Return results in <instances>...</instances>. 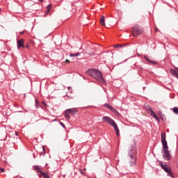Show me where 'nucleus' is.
<instances>
[{
  "label": "nucleus",
  "mask_w": 178,
  "mask_h": 178,
  "mask_svg": "<svg viewBox=\"0 0 178 178\" xmlns=\"http://www.w3.org/2000/svg\"><path fill=\"white\" fill-rule=\"evenodd\" d=\"M129 163H131V166H134L136 163L137 162V150L134 147L131 146L129 152L128 153Z\"/></svg>",
  "instance_id": "20e7f679"
},
{
  "label": "nucleus",
  "mask_w": 178,
  "mask_h": 178,
  "mask_svg": "<svg viewBox=\"0 0 178 178\" xmlns=\"http://www.w3.org/2000/svg\"><path fill=\"white\" fill-rule=\"evenodd\" d=\"M70 56L71 58H73V57H74V56H80V53L77 52V53H76V54H70Z\"/></svg>",
  "instance_id": "6ab92c4d"
},
{
  "label": "nucleus",
  "mask_w": 178,
  "mask_h": 178,
  "mask_svg": "<svg viewBox=\"0 0 178 178\" xmlns=\"http://www.w3.org/2000/svg\"><path fill=\"white\" fill-rule=\"evenodd\" d=\"M68 89H70V87H69Z\"/></svg>",
  "instance_id": "72a5a7b5"
},
{
  "label": "nucleus",
  "mask_w": 178,
  "mask_h": 178,
  "mask_svg": "<svg viewBox=\"0 0 178 178\" xmlns=\"http://www.w3.org/2000/svg\"><path fill=\"white\" fill-rule=\"evenodd\" d=\"M155 31H158V28H156V29H155Z\"/></svg>",
  "instance_id": "c85d7f7f"
},
{
  "label": "nucleus",
  "mask_w": 178,
  "mask_h": 178,
  "mask_svg": "<svg viewBox=\"0 0 178 178\" xmlns=\"http://www.w3.org/2000/svg\"><path fill=\"white\" fill-rule=\"evenodd\" d=\"M43 104L45 105V103L43 102Z\"/></svg>",
  "instance_id": "473e14b6"
},
{
  "label": "nucleus",
  "mask_w": 178,
  "mask_h": 178,
  "mask_svg": "<svg viewBox=\"0 0 178 178\" xmlns=\"http://www.w3.org/2000/svg\"><path fill=\"white\" fill-rule=\"evenodd\" d=\"M149 113H150V116H152V118H154V119L157 120V122H159V118H158V115H156V113H155L154 111H151Z\"/></svg>",
  "instance_id": "9d476101"
},
{
  "label": "nucleus",
  "mask_w": 178,
  "mask_h": 178,
  "mask_svg": "<svg viewBox=\"0 0 178 178\" xmlns=\"http://www.w3.org/2000/svg\"><path fill=\"white\" fill-rule=\"evenodd\" d=\"M100 24L101 26H105V16L102 15L100 17Z\"/></svg>",
  "instance_id": "2eb2a0df"
},
{
  "label": "nucleus",
  "mask_w": 178,
  "mask_h": 178,
  "mask_svg": "<svg viewBox=\"0 0 178 178\" xmlns=\"http://www.w3.org/2000/svg\"><path fill=\"white\" fill-rule=\"evenodd\" d=\"M102 120L104 123H108V124H110L112 127H113L117 137H119L120 136V132L119 131V127H118V124L113 120V119L111 118V117L104 116L102 118Z\"/></svg>",
  "instance_id": "7ed1b4c3"
},
{
  "label": "nucleus",
  "mask_w": 178,
  "mask_h": 178,
  "mask_svg": "<svg viewBox=\"0 0 178 178\" xmlns=\"http://www.w3.org/2000/svg\"><path fill=\"white\" fill-rule=\"evenodd\" d=\"M160 166L162 169H163V170L165 172V173H168V176H170V177L172 178H175L173 176V172H172V168L170 167H169L168 165H163V163H162V162L159 163Z\"/></svg>",
  "instance_id": "0eeeda50"
},
{
  "label": "nucleus",
  "mask_w": 178,
  "mask_h": 178,
  "mask_svg": "<svg viewBox=\"0 0 178 178\" xmlns=\"http://www.w3.org/2000/svg\"><path fill=\"white\" fill-rule=\"evenodd\" d=\"M144 58L145 60H147V62H149V63H152V65H158V63H156V61L151 60L149 59V57H148V56H145Z\"/></svg>",
  "instance_id": "1a4fd4ad"
},
{
  "label": "nucleus",
  "mask_w": 178,
  "mask_h": 178,
  "mask_svg": "<svg viewBox=\"0 0 178 178\" xmlns=\"http://www.w3.org/2000/svg\"><path fill=\"white\" fill-rule=\"evenodd\" d=\"M33 169L35 170L36 173L38 174L39 178H51V175L49 172H44L41 170V166L40 165H33Z\"/></svg>",
  "instance_id": "39448f33"
},
{
  "label": "nucleus",
  "mask_w": 178,
  "mask_h": 178,
  "mask_svg": "<svg viewBox=\"0 0 178 178\" xmlns=\"http://www.w3.org/2000/svg\"><path fill=\"white\" fill-rule=\"evenodd\" d=\"M170 73L174 76V77H176L177 79H178V73L176 70H173V69H170Z\"/></svg>",
  "instance_id": "9b49d317"
},
{
  "label": "nucleus",
  "mask_w": 178,
  "mask_h": 178,
  "mask_svg": "<svg viewBox=\"0 0 178 178\" xmlns=\"http://www.w3.org/2000/svg\"><path fill=\"white\" fill-rule=\"evenodd\" d=\"M143 34V28H141L138 25H135L132 28V35L134 37H138V35H141Z\"/></svg>",
  "instance_id": "423d86ee"
},
{
  "label": "nucleus",
  "mask_w": 178,
  "mask_h": 178,
  "mask_svg": "<svg viewBox=\"0 0 178 178\" xmlns=\"http://www.w3.org/2000/svg\"><path fill=\"white\" fill-rule=\"evenodd\" d=\"M13 139H15V137H13V138H10V140H13Z\"/></svg>",
  "instance_id": "c756f323"
},
{
  "label": "nucleus",
  "mask_w": 178,
  "mask_h": 178,
  "mask_svg": "<svg viewBox=\"0 0 178 178\" xmlns=\"http://www.w3.org/2000/svg\"><path fill=\"white\" fill-rule=\"evenodd\" d=\"M13 144H15V142H13Z\"/></svg>",
  "instance_id": "f704fd0d"
},
{
  "label": "nucleus",
  "mask_w": 178,
  "mask_h": 178,
  "mask_svg": "<svg viewBox=\"0 0 178 178\" xmlns=\"http://www.w3.org/2000/svg\"><path fill=\"white\" fill-rule=\"evenodd\" d=\"M174 113H175V115H178V108L177 107H174L172 109Z\"/></svg>",
  "instance_id": "aec40b11"
},
{
  "label": "nucleus",
  "mask_w": 178,
  "mask_h": 178,
  "mask_svg": "<svg viewBox=\"0 0 178 178\" xmlns=\"http://www.w3.org/2000/svg\"><path fill=\"white\" fill-rule=\"evenodd\" d=\"M0 170H1V172L2 173H3V172H5V169H3V168H0Z\"/></svg>",
  "instance_id": "5701e85b"
},
{
  "label": "nucleus",
  "mask_w": 178,
  "mask_h": 178,
  "mask_svg": "<svg viewBox=\"0 0 178 178\" xmlns=\"http://www.w3.org/2000/svg\"><path fill=\"white\" fill-rule=\"evenodd\" d=\"M65 63H70V60H67L65 61Z\"/></svg>",
  "instance_id": "b1692460"
},
{
  "label": "nucleus",
  "mask_w": 178,
  "mask_h": 178,
  "mask_svg": "<svg viewBox=\"0 0 178 178\" xmlns=\"http://www.w3.org/2000/svg\"><path fill=\"white\" fill-rule=\"evenodd\" d=\"M161 144L163 149V157L165 161H170L172 159V155L169 152V147L168 146V142L166 141V132H161Z\"/></svg>",
  "instance_id": "f257e3e1"
},
{
  "label": "nucleus",
  "mask_w": 178,
  "mask_h": 178,
  "mask_svg": "<svg viewBox=\"0 0 178 178\" xmlns=\"http://www.w3.org/2000/svg\"><path fill=\"white\" fill-rule=\"evenodd\" d=\"M105 108H106L107 109H109V111H111L112 112H113V111H115V108H113L112 106L109 105V104L106 103L104 104Z\"/></svg>",
  "instance_id": "f8f14e48"
},
{
  "label": "nucleus",
  "mask_w": 178,
  "mask_h": 178,
  "mask_svg": "<svg viewBox=\"0 0 178 178\" xmlns=\"http://www.w3.org/2000/svg\"><path fill=\"white\" fill-rule=\"evenodd\" d=\"M44 0H38V2L42 3Z\"/></svg>",
  "instance_id": "a878e982"
},
{
  "label": "nucleus",
  "mask_w": 178,
  "mask_h": 178,
  "mask_svg": "<svg viewBox=\"0 0 178 178\" xmlns=\"http://www.w3.org/2000/svg\"><path fill=\"white\" fill-rule=\"evenodd\" d=\"M60 126H62V127H63L64 129H66V126H65V124H63V122H60Z\"/></svg>",
  "instance_id": "412c9836"
},
{
  "label": "nucleus",
  "mask_w": 178,
  "mask_h": 178,
  "mask_svg": "<svg viewBox=\"0 0 178 178\" xmlns=\"http://www.w3.org/2000/svg\"><path fill=\"white\" fill-rule=\"evenodd\" d=\"M17 44L18 49H20V48H24V39L17 40Z\"/></svg>",
  "instance_id": "6e6552de"
},
{
  "label": "nucleus",
  "mask_w": 178,
  "mask_h": 178,
  "mask_svg": "<svg viewBox=\"0 0 178 178\" xmlns=\"http://www.w3.org/2000/svg\"><path fill=\"white\" fill-rule=\"evenodd\" d=\"M51 9H52V4H49L47 7V13H49Z\"/></svg>",
  "instance_id": "f3484780"
},
{
  "label": "nucleus",
  "mask_w": 178,
  "mask_h": 178,
  "mask_svg": "<svg viewBox=\"0 0 178 178\" xmlns=\"http://www.w3.org/2000/svg\"><path fill=\"white\" fill-rule=\"evenodd\" d=\"M79 173H81V175H85L84 171H83V170H81V169H79Z\"/></svg>",
  "instance_id": "4be33fe9"
},
{
  "label": "nucleus",
  "mask_w": 178,
  "mask_h": 178,
  "mask_svg": "<svg viewBox=\"0 0 178 178\" xmlns=\"http://www.w3.org/2000/svg\"><path fill=\"white\" fill-rule=\"evenodd\" d=\"M123 47H126V44H115L114 48H123Z\"/></svg>",
  "instance_id": "a211bd4d"
},
{
  "label": "nucleus",
  "mask_w": 178,
  "mask_h": 178,
  "mask_svg": "<svg viewBox=\"0 0 178 178\" xmlns=\"http://www.w3.org/2000/svg\"><path fill=\"white\" fill-rule=\"evenodd\" d=\"M42 149L43 151H45V148L44 147V146H42Z\"/></svg>",
  "instance_id": "cd10ccee"
},
{
  "label": "nucleus",
  "mask_w": 178,
  "mask_h": 178,
  "mask_svg": "<svg viewBox=\"0 0 178 178\" xmlns=\"http://www.w3.org/2000/svg\"><path fill=\"white\" fill-rule=\"evenodd\" d=\"M38 102V100H35V104H37Z\"/></svg>",
  "instance_id": "7c9ffc66"
},
{
  "label": "nucleus",
  "mask_w": 178,
  "mask_h": 178,
  "mask_svg": "<svg viewBox=\"0 0 178 178\" xmlns=\"http://www.w3.org/2000/svg\"><path fill=\"white\" fill-rule=\"evenodd\" d=\"M177 71L178 72V68H177Z\"/></svg>",
  "instance_id": "2f4dec72"
},
{
  "label": "nucleus",
  "mask_w": 178,
  "mask_h": 178,
  "mask_svg": "<svg viewBox=\"0 0 178 178\" xmlns=\"http://www.w3.org/2000/svg\"><path fill=\"white\" fill-rule=\"evenodd\" d=\"M145 109L147 112V113H151V112H152L154 110H152V108H151L149 106H147L145 107Z\"/></svg>",
  "instance_id": "dca6fc26"
},
{
  "label": "nucleus",
  "mask_w": 178,
  "mask_h": 178,
  "mask_svg": "<svg viewBox=\"0 0 178 178\" xmlns=\"http://www.w3.org/2000/svg\"><path fill=\"white\" fill-rule=\"evenodd\" d=\"M64 116L65 118H66V119L70 120V113L69 111V110H65V113H64Z\"/></svg>",
  "instance_id": "4468645a"
},
{
  "label": "nucleus",
  "mask_w": 178,
  "mask_h": 178,
  "mask_svg": "<svg viewBox=\"0 0 178 178\" xmlns=\"http://www.w3.org/2000/svg\"><path fill=\"white\" fill-rule=\"evenodd\" d=\"M29 45H30V44H27L26 46H24V48H29Z\"/></svg>",
  "instance_id": "393cba45"
},
{
  "label": "nucleus",
  "mask_w": 178,
  "mask_h": 178,
  "mask_svg": "<svg viewBox=\"0 0 178 178\" xmlns=\"http://www.w3.org/2000/svg\"><path fill=\"white\" fill-rule=\"evenodd\" d=\"M67 110L71 115H76V113H77V108H70Z\"/></svg>",
  "instance_id": "ddd939ff"
},
{
  "label": "nucleus",
  "mask_w": 178,
  "mask_h": 178,
  "mask_svg": "<svg viewBox=\"0 0 178 178\" xmlns=\"http://www.w3.org/2000/svg\"><path fill=\"white\" fill-rule=\"evenodd\" d=\"M19 34H24V31H22V32H19Z\"/></svg>",
  "instance_id": "bb28decb"
},
{
  "label": "nucleus",
  "mask_w": 178,
  "mask_h": 178,
  "mask_svg": "<svg viewBox=\"0 0 178 178\" xmlns=\"http://www.w3.org/2000/svg\"><path fill=\"white\" fill-rule=\"evenodd\" d=\"M86 73L88 74V76H90V77H92L95 79V80H97V81L101 83V84H105L106 81L105 79H104V76H102V73L101 71L97 69L91 68L88 69Z\"/></svg>",
  "instance_id": "f03ea898"
}]
</instances>
